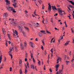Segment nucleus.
Masks as SVG:
<instances>
[{
    "label": "nucleus",
    "instance_id": "obj_1",
    "mask_svg": "<svg viewBox=\"0 0 74 74\" xmlns=\"http://www.w3.org/2000/svg\"><path fill=\"white\" fill-rule=\"evenodd\" d=\"M57 10L58 11L59 14L61 15H63V12H62V9L61 8H58L57 9Z\"/></svg>",
    "mask_w": 74,
    "mask_h": 74
},
{
    "label": "nucleus",
    "instance_id": "obj_2",
    "mask_svg": "<svg viewBox=\"0 0 74 74\" xmlns=\"http://www.w3.org/2000/svg\"><path fill=\"white\" fill-rule=\"evenodd\" d=\"M62 69L61 70H60L59 72H58L56 73V74H62L63 73H62V71H63V67L64 66H63V65H62Z\"/></svg>",
    "mask_w": 74,
    "mask_h": 74
},
{
    "label": "nucleus",
    "instance_id": "obj_3",
    "mask_svg": "<svg viewBox=\"0 0 74 74\" xmlns=\"http://www.w3.org/2000/svg\"><path fill=\"white\" fill-rule=\"evenodd\" d=\"M18 30H19L20 31H22V30H23V27L19 25H18Z\"/></svg>",
    "mask_w": 74,
    "mask_h": 74
},
{
    "label": "nucleus",
    "instance_id": "obj_4",
    "mask_svg": "<svg viewBox=\"0 0 74 74\" xmlns=\"http://www.w3.org/2000/svg\"><path fill=\"white\" fill-rule=\"evenodd\" d=\"M6 8H7L9 11H12L13 10V8L10 7V6L6 7Z\"/></svg>",
    "mask_w": 74,
    "mask_h": 74
},
{
    "label": "nucleus",
    "instance_id": "obj_5",
    "mask_svg": "<svg viewBox=\"0 0 74 74\" xmlns=\"http://www.w3.org/2000/svg\"><path fill=\"white\" fill-rule=\"evenodd\" d=\"M29 44L30 46L32 48H34L35 47L34 44L32 42H30Z\"/></svg>",
    "mask_w": 74,
    "mask_h": 74
},
{
    "label": "nucleus",
    "instance_id": "obj_6",
    "mask_svg": "<svg viewBox=\"0 0 74 74\" xmlns=\"http://www.w3.org/2000/svg\"><path fill=\"white\" fill-rule=\"evenodd\" d=\"M52 7L53 11H55V10L57 11V10H58V9L56 8L55 6H52Z\"/></svg>",
    "mask_w": 74,
    "mask_h": 74
},
{
    "label": "nucleus",
    "instance_id": "obj_7",
    "mask_svg": "<svg viewBox=\"0 0 74 74\" xmlns=\"http://www.w3.org/2000/svg\"><path fill=\"white\" fill-rule=\"evenodd\" d=\"M12 30H13V33H15V34H16V35H17V36H18V32H17V31L15 30V31H14V29H12Z\"/></svg>",
    "mask_w": 74,
    "mask_h": 74
},
{
    "label": "nucleus",
    "instance_id": "obj_8",
    "mask_svg": "<svg viewBox=\"0 0 74 74\" xmlns=\"http://www.w3.org/2000/svg\"><path fill=\"white\" fill-rule=\"evenodd\" d=\"M51 5H49V6L48 11L49 13H50V12H51Z\"/></svg>",
    "mask_w": 74,
    "mask_h": 74
},
{
    "label": "nucleus",
    "instance_id": "obj_9",
    "mask_svg": "<svg viewBox=\"0 0 74 74\" xmlns=\"http://www.w3.org/2000/svg\"><path fill=\"white\" fill-rule=\"evenodd\" d=\"M14 47H13L12 48H10V51L9 52V53H11V52L13 50H14Z\"/></svg>",
    "mask_w": 74,
    "mask_h": 74
},
{
    "label": "nucleus",
    "instance_id": "obj_10",
    "mask_svg": "<svg viewBox=\"0 0 74 74\" xmlns=\"http://www.w3.org/2000/svg\"><path fill=\"white\" fill-rule=\"evenodd\" d=\"M10 23H11V24H12L13 25L14 24V25H16V24H17V22L14 21H13L12 22H11Z\"/></svg>",
    "mask_w": 74,
    "mask_h": 74
},
{
    "label": "nucleus",
    "instance_id": "obj_11",
    "mask_svg": "<svg viewBox=\"0 0 74 74\" xmlns=\"http://www.w3.org/2000/svg\"><path fill=\"white\" fill-rule=\"evenodd\" d=\"M31 67L32 69H33V70H35V68H34V65H31Z\"/></svg>",
    "mask_w": 74,
    "mask_h": 74
},
{
    "label": "nucleus",
    "instance_id": "obj_12",
    "mask_svg": "<svg viewBox=\"0 0 74 74\" xmlns=\"http://www.w3.org/2000/svg\"><path fill=\"white\" fill-rule=\"evenodd\" d=\"M38 36H39L40 37H42V33L40 32H39L38 33Z\"/></svg>",
    "mask_w": 74,
    "mask_h": 74
},
{
    "label": "nucleus",
    "instance_id": "obj_13",
    "mask_svg": "<svg viewBox=\"0 0 74 74\" xmlns=\"http://www.w3.org/2000/svg\"><path fill=\"white\" fill-rule=\"evenodd\" d=\"M6 2V5H8L10 4V1L8 0L5 1Z\"/></svg>",
    "mask_w": 74,
    "mask_h": 74
},
{
    "label": "nucleus",
    "instance_id": "obj_14",
    "mask_svg": "<svg viewBox=\"0 0 74 74\" xmlns=\"http://www.w3.org/2000/svg\"><path fill=\"white\" fill-rule=\"evenodd\" d=\"M24 28L26 30H27V31L28 32H29V28H28V27H24Z\"/></svg>",
    "mask_w": 74,
    "mask_h": 74
},
{
    "label": "nucleus",
    "instance_id": "obj_15",
    "mask_svg": "<svg viewBox=\"0 0 74 74\" xmlns=\"http://www.w3.org/2000/svg\"><path fill=\"white\" fill-rule=\"evenodd\" d=\"M8 16V14H7V13H5L3 14L4 17H5V18H6V17H7Z\"/></svg>",
    "mask_w": 74,
    "mask_h": 74
},
{
    "label": "nucleus",
    "instance_id": "obj_16",
    "mask_svg": "<svg viewBox=\"0 0 74 74\" xmlns=\"http://www.w3.org/2000/svg\"><path fill=\"white\" fill-rule=\"evenodd\" d=\"M20 45H21V48L22 49H24V47H23V45H22V43H21Z\"/></svg>",
    "mask_w": 74,
    "mask_h": 74
},
{
    "label": "nucleus",
    "instance_id": "obj_17",
    "mask_svg": "<svg viewBox=\"0 0 74 74\" xmlns=\"http://www.w3.org/2000/svg\"><path fill=\"white\" fill-rule=\"evenodd\" d=\"M2 56H3V55H1L0 57V63H1V60H2Z\"/></svg>",
    "mask_w": 74,
    "mask_h": 74
},
{
    "label": "nucleus",
    "instance_id": "obj_18",
    "mask_svg": "<svg viewBox=\"0 0 74 74\" xmlns=\"http://www.w3.org/2000/svg\"><path fill=\"white\" fill-rule=\"evenodd\" d=\"M40 32L41 33H42L43 34H46L45 32V31L42 30V31H40Z\"/></svg>",
    "mask_w": 74,
    "mask_h": 74
},
{
    "label": "nucleus",
    "instance_id": "obj_19",
    "mask_svg": "<svg viewBox=\"0 0 74 74\" xmlns=\"http://www.w3.org/2000/svg\"><path fill=\"white\" fill-rule=\"evenodd\" d=\"M70 42V41H67V42H66V43L65 44V46H66V45H69V43Z\"/></svg>",
    "mask_w": 74,
    "mask_h": 74
},
{
    "label": "nucleus",
    "instance_id": "obj_20",
    "mask_svg": "<svg viewBox=\"0 0 74 74\" xmlns=\"http://www.w3.org/2000/svg\"><path fill=\"white\" fill-rule=\"evenodd\" d=\"M14 49L16 52H18V48L17 47H15Z\"/></svg>",
    "mask_w": 74,
    "mask_h": 74
},
{
    "label": "nucleus",
    "instance_id": "obj_21",
    "mask_svg": "<svg viewBox=\"0 0 74 74\" xmlns=\"http://www.w3.org/2000/svg\"><path fill=\"white\" fill-rule=\"evenodd\" d=\"M38 25H39V24L37 23L36 24H35V26L36 27H38Z\"/></svg>",
    "mask_w": 74,
    "mask_h": 74
},
{
    "label": "nucleus",
    "instance_id": "obj_22",
    "mask_svg": "<svg viewBox=\"0 0 74 74\" xmlns=\"http://www.w3.org/2000/svg\"><path fill=\"white\" fill-rule=\"evenodd\" d=\"M69 2H70V3H71V4H73V5H74V2H73V1H69Z\"/></svg>",
    "mask_w": 74,
    "mask_h": 74
},
{
    "label": "nucleus",
    "instance_id": "obj_23",
    "mask_svg": "<svg viewBox=\"0 0 74 74\" xmlns=\"http://www.w3.org/2000/svg\"><path fill=\"white\" fill-rule=\"evenodd\" d=\"M24 45L25 47H27V44H26V42H24Z\"/></svg>",
    "mask_w": 74,
    "mask_h": 74
},
{
    "label": "nucleus",
    "instance_id": "obj_24",
    "mask_svg": "<svg viewBox=\"0 0 74 74\" xmlns=\"http://www.w3.org/2000/svg\"><path fill=\"white\" fill-rule=\"evenodd\" d=\"M20 73V74H22V69H20L19 71Z\"/></svg>",
    "mask_w": 74,
    "mask_h": 74
},
{
    "label": "nucleus",
    "instance_id": "obj_25",
    "mask_svg": "<svg viewBox=\"0 0 74 74\" xmlns=\"http://www.w3.org/2000/svg\"><path fill=\"white\" fill-rule=\"evenodd\" d=\"M9 20H10H10H11L12 22H12L13 21H14V19L13 18H12V19L9 18Z\"/></svg>",
    "mask_w": 74,
    "mask_h": 74
},
{
    "label": "nucleus",
    "instance_id": "obj_26",
    "mask_svg": "<svg viewBox=\"0 0 74 74\" xmlns=\"http://www.w3.org/2000/svg\"><path fill=\"white\" fill-rule=\"evenodd\" d=\"M59 66H60L59 64L56 65V68L58 69V68L59 67Z\"/></svg>",
    "mask_w": 74,
    "mask_h": 74
},
{
    "label": "nucleus",
    "instance_id": "obj_27",
    "mask_svg": "<svg viewBox=\"0 0 74 74\" xmlns=\"http://www.w3.org/2000/svg\"><path fill=\"white\" fill-rule=\"evenodd\" d=\"M31 59H33V58H34L33 56V54L32 53H31Z\"/></svg>",
    "mask_w": 74,
    "mask_h": 74
},
{
    "label": "nucleus",
    "instance_id": "obj_28",
    "mask_svg": "<svg viewBox=\"0 0 74 74\" xmlns=\"http://www.w3.org/2000/svg\"><path fill=\"white\" fill-rule=\"evenodd\" d=\"M25 72H24V73L25 74H26V73H27V69H25Z\"/></svg>",
    "mask_w": 74,
    "mask_h": 74
},
{
    "label": "nucleus",
    "instance_id": "obj_29",
    "mask_svg": "<svg viewBox=\"0 0 74 74\" xmlns=\"http://www.w3.org/2000/svg\"><path fill=\"white\" fill-rule=\"evenodd\" d=\"M74 56H73V58L72 60L71 61V62H74Z\"/></svg>",
    "mask_w": 74,
    "mask_h": 74
},
{
    "label": "nucleus",
    "instance_id": "obj_30",
    "mask_svg": "<svg viewBox=\"0 0 74 74\" xmlns=\"http://www.w3.org/2000/svg\"><path fill=\"white\" fill-rule=\"evenodd\" d=\"M66 64H67V65H68V64H69V63L70 62V61H66Z\"/></svg>",
    "mask_w": 74,
    "mask_h": 74
},
{
    "label": "nucleus",
    "instance_id": "obj_31",
    "mask_svg": "<svg viewBox=\"0 0 74 74\" xmlns=\"http://www.w3.org/2000/svg\"><path fill=\"white\" fill-rule=\"evenodd\" d=\"M11 53H9V54L10 56H11V58L12 59V54H11Z\"/></svg>",
    "mask_w": 74,
    "mask_h": 74
},
{
    "label": "nucleus",
    "instance_id": "obj_32",
    "mask_svg": "<svg viewBox=\"0 0 74 74\" xmlns=\"http://www.w3.org/2000/svg\"><path fill=\"white\" fill-rule=\"evenodd\" d=\"M39 62H38V64L39 65H41V62L39 60H38Z\"/></svg>",
    "mask_w": 74,
    "mask_h": 74
},
{
    "label": "nucleus",
    "instance_id": "obj_33",
    "mask_svg": "<svg viewBox=\"0 0 74 74\" xmlns=\"http://www.w3.org/2000/svg\"><path fill=\"white\" fill-rule=\"evenodd\" d=\"M12 11L13 12H14V13H16V11H15V9H14V8H13V9L12 10Z\"/></svg>",
    "mask_w": 74,
    "mask_h": 74
},
{
    "label": "nucleus",
    "instance_id": "obj_34",
    "mask_svg": "<svg viewBox=\"0 0 74 74\" xmlns=\"http://www.w3.org/2000/svg\"><path fill=\"white\" fill-rule=\"evenodd\" d=\"M50 21H51V22H52V23H53V18H51Z\"/></svg>",
    "mask_w": 74,
    "mask_h": 74
},
{
    "label": "nucleus",
    "instance_id": "obj_35",
    "mask_svg": "<svg viewBox=\"0 0 74 74\" xmlns=\"http://www.w3.org/2000/svg\"><path fill=\"white\" fill-rule=\"evenodd\" d=\"M38 3H39L40 4H41V2H42V1H41V0H39L38 1Z\"/></svg>",
    "mask_w": 74,
    "mask_h": 74
},
{
    "label": "nucleus",
    "instance_id": "obj_36",
    "mask_svg": "<svg viewBox=\"0 0 74 74\" xmlns=\"http://www.w3.org/2000/svg\"><path fill=\"white\" fill-rule=\"evenodd\" d=\"M27 55H28V54L27 53H26V54H25V58H27Z\"/></svg>",
    "mask_w": 74,
    "mask_h": 74
},
{
    "label": "nucleus",
    "instance_id": "obj_37",
    "mask_svg": "<svg viewBox=\"0 0 74 74\" xmlns=\"http://www.w3.org/2000/svg\"><path fill=\"white\" fill-rule=\"evenodd\" d=\"M71 31H72V33H74V30L73 29V28H71Z\"/></svg>",
    "mask_w": 74,
    "mask_h": 74
},
{
    "label": "nucleus",
    "instance_id": "obj_38",
    "mask_svg": "<svg viewBox=\"0 0 74 74\" xmlns=\"http://www.w3.org/2000/svg\"><path fill=\"white\" fill-rule=\"evenodd\" d=\"M69 7H71L72 8H74V6H72L71 5H69Z\"/></svg>",
    "mask_w": 74,
    "mask_h": 74
},
{
    "label": "nucleus",
    "instance_id": "obj_39",
    "mask_svg": "<svg viewBox=\"0 0 74 74\" xmlns=\"http://www.w3.org/2000/svg\"><path fill=\"white\" fill-rule=\"evenodd\" d=\"M57 60H60V61H61L62 60V58H59Z\"/></svg>",
    "mask_w": 74,
    "mask_h": 74
},
{
    "label": "nucleus",
    "instance_id": "obj_40",
    "mask_svg": "<svg viewBox=\"0 0 74 74\" xmlns=\"http://www.w3.org/2000/svg\"><path fill=\"white\" fill-rule=\"evenodd\" d=\"M19 63L20 64H22V60H20L19 61Z\"/></svg>",
    "mask_w": 74,
    "mask_h": 74
},
{
    "label": "nucleus",
    "instance_id": "obj_41",
    "mask_svg": "<svg viewBox=\"0 0 74 74\" xmlns=\"http://www.w3.org/2000/svg\"><path fill=\"white\" fill-rule=\"evenodd\" d=\"M36 10H35V11H34V14H35V15H38L36 14Z\"/></svg>",
    "mask_w": 74,
    "mask_h": 74
},
{
    "label": "nucleus",
    "instance_id": "obj_42",
    "mask_svg": "<svg viewBox=\"0 0 74 74\" xmlns=\"http://www.w3.org/2000/svg\"><path fill=\"white\" fill-rule=\"evenodd\" d=\"M46 32L47 33H48V34H51V32L47 30H46Z\"/></svg>",
    "mask_w": 74,
    "mask_h": 74
},
{
    "label": "nucleus",
    "instance_id": "obj_43",
    "mask_svg": "<svg viewBox=\"0 0 74 74\" xmlns=\"http://www.w3.org/2000/svg\"><path fill=\"white\" fill-rule=\"evenodd\" d=\"M6 45L7 47L8 46V44L7 43V41L6 40Z\"/></svg>",
    "mask_w": 74,
    "mask_h": 74
},
{
    "label": "nucleus",
    "instance_id": "obj_44",
    "mask_svg": "<svg viewBox=\"0 0 74 74\" xmlns=\"http://www.w3.org/2000/svg\"><path fill=\"white\" fill-rule=\"evenodd\" d=\"M16 5H15L14 4H13V6H14V8H16Z\"/></svg>",
    "mask_w": 74,
    "mask_h": 74
},
{
    "label": "nucleus",
    "instance_id": "obj_45",
    "mask_svg": "<svg viewBox=\"0 0 74 74\" xmlns=\"http://www.w3.org/2000/svg\"><path fill=\"white\" fill-rule=\"evenodd\" d=\"M42 43H43V45H44V40H42Z\"/></svg>",
    "mask_w": 74,
    "mask_h": 74
},
{
    "label": "nucleus",
    "instance_id": "obj_46",
    "mask_svg": "<svg viewBox=\"0 0 74 74\" xmlns=\"http://www.w3.org/2000/svg\"><path fill=\"white\" fill-rule=\"evenodd\" d=\"M27 65L28 67H29V62H27Z\"/></svg>",
    "mask_w": 74,
    "mask_h": 74
},
{
    "label": "nucleus",
    "instance_id": "obj_47",
    "mask_svg": "<svg viewBox=\"0 0 74 74\" xmlns=\"http://www.w3.org/2000/svg\"><path fill=\"white\" fill-rule=\"evenodd\" d=\"M3 32V34H4V35H5V31H2Z\"/></svg>",
    "mask_w": 74,
    "mask_h": 74
},
{
    "label": "nucleus",
    "instance_id": "obj_48",
    "mask_svg": "<svg viewBox=\"0 0 74 74\" xmlns=\"http://www.w3.org/2000/svg\"><path fill=\"white\" fill-rule=\"evenodd\" d=\"M53 49H52L51 50V52H52V53H53Z\"/></svg>",
    "mask_w": 74,
    "mask_h": 74
},
{
    "label": "nucleus",
    "instance_id": "obj_49",
    "mask_svg": "<svg viewBox=\"0 0 74 74\" xmlns=\"http://www.w3.org/2000/svg\"><path fill=\"white\" fill-rule=\"evenodd\" d=\"M8 38L10 39V40H11V38L10 37V35L9 34H8Z\"/></svg>",
    "mask_w": 74,
    "mask_h": 74
},
{
    "label": "nucleus",
    "instance_id": "obj_50",
    "mask_svg": "<svg viewBox=\"0 0 74 74\" xmlns=\"http://www.w3.org/2000/svg\"><path fill=\"white\" fill-rule=\"evenodd\" d=\"M2 32H4L5 31V29L4 28H2Z\"/></svg>",
    "mask_w": 74,
    "mask_h": 74
},
{
    "label": "nucleus",
    "instance_id": "obj_51",
    "mask_svg": "<svg viewBox=\"0 0 74 74\" xmlns=\"http://www.w3.org/2000/svg\"><path fill=\"white\" fill-rule=\"evenodd\" d=\"M10 71H12V67L10 68Z\"/></svg>",
    "mask_w": 74,
    "mask_h": 74
},
{
    "label": "nucleus",
    "instance_id": "obj_52",
    "mask_svg": "<svg viewBox=\"0 0 74 74\" xmlns=\"http://www.w3.org/2000/svg\"><path fill=\"white\" fill-rule=\"evenodd\" d=\"M58 15V14L57 13H56L55 15H54V16H57Z\"/></svg>",
    "mask_w": 74,
    "mask_h": 74
},
{
    "label": "nucleus",
    "instance_id": "obj_53",
    "mask_svg": "<svg viewBox=\"0 0 74 74\" xmlns=\"http://www.w3.org/2000/svg\"><path fill=\"white\" fill-rule=\"evenodd\" d=\"M49 71L51 73H52V69H49Z\"/></svg>",
    "mask_w": 74,
    "mask_h": 74
},
{
    "label": "nucleus",
    "instance_id": "obj_54",
    "mask_svg": "<svg viewBox=\"0 0 74 74\" xmlns=\"http://www.w3.org/2000/svg\"><path fill=\"white\" fill-rule=\"evenodd\" d=\"M44 8H45V7H44V5H42V9L44 10Z\"/></svg>",
    "mask_w": 74,
    "mask_h": 74
},
{
    "label": "nucleus",
    "instance_id": "obj_55",
    "mask_svg": "<svg viewBox=\"0 0 74 74\" xmlns=\"http://www.w3.org/2000/svg\"><path fill=\"white\" fill-rule=\"evenodd\" d=\"M45 22H46V23H48V20H46Z\"/></svg>",
    "mask_w": 74,
    "mask_h": 74
},
{
    "label": "nucleus",
    "instance_id": "obj_56",
    "mask_svg": "<svg viewBox=\"0 0 74 74\" xmlns=\"http://www.w3.org/2000/svg\"><path fill=\"white\" fill-rule=\"evenodd\" d=\"M33 62H34V63H35L36 61H35V60H34V58H33Z\"/></svg>",
    "mask_w": 74,
    "mask_h": 74
},
{
    "label": "nucleus",
    "instance_id": "obj_57",
    "mask_svg": "<svg viewBox=\"0 0 74 74\" xmlns=\"http://www.w3.org/2000/svg\"><path fill=\"white\" fill-rule=\"evenodd\" d=\"M13 34L14 37H16V35H15V34Z\"/></svg>",
    "mask_w": 74,
    "mask_h": 74
},
{
    "label": "nucleus",
    "instance_id": "obj_58",
    "mask_svg": "<svg viewBox=\"0 0 74 74\" xmlns=\"http://www.w3.org/2000/svg\"><path fill=\"white\" fill-rule=\"evenodd\" d=\"M67 58V56H64V59L65 60H66V58Z\"/></svg>",
    "mask_w": 74,
    "mask_h": 74
},
{
    "label": "nucleus",
    "instance_id": "obj_59",
    "mask_svg": "<svg viewBox=\"0 0 74 74\" xmlns=\"http://www.w3.org/2000/svg\"><path fill=\"white\" fill-rule=\"evenodd\" d=\"M68 8L69 9V10H71V9H70V8L68 6Z\"/></svg>",
    "mask_w": 74,
    "mask_h": 74
},
{
    "label": "nucleus",
    "instance_id": "obj_60",
    "mask_svg": "<svg viewBox=\"0 0 74 74\" xmlns=\"http://www.w3.org/2000/svg\"><path fill=\"white\" fill-rule=\"evenodd\" d=\"M57 63H58L59 62V60H57Z\"/></svg>",
    "mask_w": 74,
    "mask_h": 74
},
{
    "label": "nucleus",
    "instance_id": "obj_61",
    "mask_svg": "<svg viewBox=\"0 0 74 74\" xmlns=\"http://www.w3.org/2000/svg\"><path fill=\"white\" fill-rule=\"evenodd\" d=\"M44 70H46V69H45V66L44 67Z\"/></svg>",
    "mask_w": 74,
    "mask_h": 74
},
{
    "label": "nucleus",
    "instance_id": "obj_62",
    "mask_svg": "<svg viewBox=\"0 0 74 74\" xmlns=\"http://www.w3.org/2000/svg\"><path fill=\"white\" fill-rule=\"evenodd\" d=\"M8 43L10 44H11V42L10 41H8Z\"/></svg>",
    "mask_w": 74,
    "mask_h": 74
},
{
    "label": "nucleus",
    "instance_id": "obj_63",
    "mask_svg": "<svg viewBox=\"0 0 74 74\" xmlns=\"http://www.w3.org/2000/svg\"><path fill=\"white\" fill-rule=\"evenodd\" d=\"M55 30H59V29H58L56 28V27H55Z\"/></svg>",
    "mask_w": 74,
    "mask_h": 74
},
{
    "label": "nucleus",
    "instance_id": "obj_64",
    "mask_svg": "<svg viewBox=\"0 0 74 74\" xmlns=\"http://www.w3.org/2000/svg\"><path fill=\"white\" fill-rule=\"evenodd\" d=\"M72 66L73 67H74V64L73 63L72 64Z\"/></svg>",
    "mask_w": 74,
    "mask_h": 74
}]
</instances>
